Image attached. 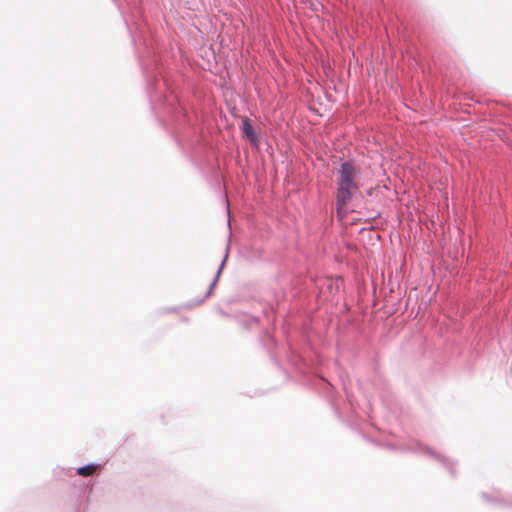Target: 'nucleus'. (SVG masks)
<instances>
[{
	"mask_svg": "<svg viewBox=\"0 0 512 512\" xmlns=\"http://www.w3.org/2000/svg\"><path fill=\"white\" fill-rule=\"evenodd\" d=\"M96 470H97V465L90 464V465L78 468L77 473L80 476L87 477V476L93 475L96 472Z\"/></svg>",
	"mask_w": 512,
	"mask_h": 512,
	"instance_id": "nucleus-3",
	"label": "nucleus"
},
{
	"mask_svg": "<svg viewBox=\"0 0 512 512\" xmlns=\"http://www.w3.org/2000/svg\"><path fill=\"white\" fill-rule=\"evenodd\" d=\"M227 257H228V254H227V252H226V253H225V256H224V259H223V261H222V263H221V265H220V267H219V269H218V271H217L216 277H215V279H214L213 283L211 284V288L215 285V283H216V281H217V279H218V277H219V275H220V273H221V271H222V269H223V266H224V264H225V261H226Z\"/></svg>",
	"mask_w": 512,
	"mask_h": 512,
	"instance_id": "nucleus-4",
	"label": "nucleus"
},
{
	"mask_svg": "<svg viewBox=\"0 0 512 512\" xmlns=\"http://www.w3.org/2000/svg\"><path fill=\"white\" fill-rule=\"evenodd\" d=\"M359 169L352 162H344L338 170L337 210L344 209L352 196L358 191Z\"/></svg>",
	"mask_w": 512,
	"mask_h": 512,
	"instance_id": "nucleus-1",
	"label": "nucleus"
},
{
	"mask_svg": "<svg viewBox=\"0 0 512 512\" xmlns=\"http://www.w3.org/2000/svg\"><path fill=\"white\" fill-rule=\"evenodd\" d=\"M242 132L244 136L254 145L258 143V136L253 129L248 118H244L242 121Z\"/></svg>",
	"mask_w": 512,
	"mask_h": 512,
	"instance_id": "nucleus-2",
	"label": "nucleus"
}]
</instances>
